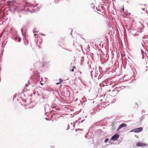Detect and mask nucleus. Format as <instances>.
<instances>
[{"instance_id": "obj_1", "label": "nucleus", "mask_w": 148, "mask_h": 148, "mask_svg": "<svg viewBox=\"0 0 148 148\" xmlns=\"http://www.w3.org/2000/svg\"><path fill=\"white\" fill-rule=\"evenodd\" d=\"M10 32L12 34V38L16 41L20 42L21 40V38L19 37L17 34V32L15 29L12 27L10 29Z\"/></svg>"}, {"instance_id": "obj_2", "label": "nucleus", "mask_w": 148, "mask_h": 148, "mask_svg": "<svg viewBox=\"0 0 148 148\" xmlns=\"http://www.w3.org/2000/svg\"><path fill=\"white\" fill-rule=\"evenodd\" d=\"M34 35L35 36H36V35H37V38L36 39L35 41L38 47H39V46L42 43V38L39 36H38V35L36 34H34Z\"/></svg>"}, {"instance_id": "obj_3", "label": "nucleus", "mask_w": 148, "mask_h": 148, "mask_svg": "<svg viewBox=\"0 0 148 148\" xmlns=\"http://www.w3.org/2000/svg\"><path fill=\"white\" fill-rule=\"evenodd\" d=\"M143 128L140 127L133 129L130 130V132H134L136 133H138L141 132L143 130Z\"/></svg>"}, {"instance_id": "obj_4", "label": "nucleus", "mask_w": 148, "mask_h": 148, "mask_svg": "<svg viewBox=\"0 0 148 148\" xmlns=\"http://www.w3.org/2000/svg\"><path fill=\"white\" fill-rule=\"evenodd\" d=\"M42 97V99H43V101H45L47 100V99L49 97V95L47 93H43L42 94L41 97Z\"/></svg>"}, {"instance_id": "obj_5", "label": "nucleus", "mask_w": 148, "mask_h": 148, "mask_svg": "<svg viewBox=\"0 0 148 148\" xmlns=\"http://www.w3.org/2000/svg\"><path fill=\"white\" fill-rule=\"evenodd\" d=\"M45 111L47 112H50V107L47 104H45L44 106Z\"/></svg>"}, {"instance_id": "obj_6", "label": "nucleus", "mask_w": 148, "mask_h": 148, "mask_svg": "<svg viewBox=\"0 0 148 148\" xmlns=\"http://www.w3.org/2000/svg\"><path fill=\"white\" fill-rule=\"evenodd\" d=\"M119 137V135L117 134H116L111 137V139L115 141Z\"/></svg>"}, {"instance_id": "obj_7", "label": "nucleus", "mask_w": 148, "mask_h": 148, "mask_svg": "<svg viewBox=\"0 0 148 148\" xmlns=\"http://www.w3.org/2000/svg\"><path fill=\"white\" fill-rule=\"evenodd\" d=\"M136 145L138 147H143L147 145L146 144L140 142H139L137 143H136Z\"/></svg>"}, {"instance_id": "obj_8", "label": "nucleus", "mask_w": 148, "mask_h": 148, "mask_svg": "<svg viewBox=\"0 0 148 148\" xmlns=\"http://www.w3.org/2000/svg\"><path fill=\"white\" fill-rule=\"evenodd\" d=\"M127 125L125 123H123L120 125L118 127L117 130H120L121 128L123 127H126Z\"/></svg>"}, {"instance_id": "obj_9", "label": "nucleus", "mask_w": 148, "mask_h": 148, "mask_svg": "<svg viewBox=\"0 0 148 148\" xmlns=\"http://www.w3.org/2000/svg\"><path fill=\"white\" fill-rule=\"evenodd\" d=\"M35 95L37 97L40 98V100L41 99V95L37 91L35 93Z\"/></svg>"}, {"instance_id": "obj_10", "label": "nucleus", "mask_w": 148, "mask_h": 148, "mask_svg": "<svg viewBox=\"0 0 148 148\" xmlns=\"http://www.w3.org/2000/svg\"><path fill=\"white\" fill-rule=\"evenodd\" d=\"M94 11L96 12H97L99 13L100 12H101V11L99 10V9L97 8H96L95 9Z\"/></svg>"}, {"instance_id": "obj_11", "label": "nucleus", "mask_w": 148, "mask_h": 148, "mask_svg": "<svg viewBox=\"0 0 148 148\" xmlns=\"http://www.w3.org/2000/svg\"><path fill=\"white\" fill-rule=\"evenodd\" d=\"M24 44L27 45L28 43V41L26 39L24 40Z\"/></svg>"}, {"instance_id": "obj_12", "label": "nucleus", "mask_w": 148, "mask_h": 148, "mask_svg": "<svg viewBox=\"0 0 148 148\" xmlns=\"http://www.w3.org/2000/svg\"><path fill=\"white\" fill-rule=\"evenodd\" d=\"M59 80H60V82H59L57 83H56L57 84H60L61 82H63V80L62 79H60H60Z\"/></svg>"}, {"instance_id": "obj_13", "label": "nucleus", "mask_w": 148, "mask_h": 148, "mask_svg": "<svg viewBox=\"0 0 148 148\" xmlns=\"http://www.w3.org/2000/svg\"><path fill=\"white\" fill-rule=\"evenodd\" d=\"M6 29H5L2 32V34H3L5 35V34H6Z\"/></svg>"}, {"instance_id": "obj_14", "label": "nucleus", "mask_w": 148, "mask_h": 148, "mask_svg": "<svg viewBox=\"0 0 148 148\" xmlns=\"http://www.w3.org/2000/svg\"><path fill=\"white\" fill-rule=\"evenodd\" d=\"M72 126V127L71 128V130L73 129L74 128V125L73 124V123H71L70 124Z\"/></svg>"}, {"instance_id": "obj_15", "label": "nucleus", "mask_w": 148, "mask_h": 148, "mask_svg": "<svg viewBox=\"0 0 148 148\" xmlns=\"http://www.w3.org/2000/svg\"><path fill=\"white\" fill-rule=\"evenodd\" d=\"M109 140V139L108 138H107L105 140V141H104V142L105 143H106Z\"/></svg>"}, {"instance_id": "obj_16", "label": "nucleus", "mask_w": 148, "mask_h": 148, "mask_svg": "<svg viewBox=\"0 0 148 148\" xmlns=\"http://www.w3.org/2000/svg\"><path fill=\"white\" fill-rule=\"evenodd\" d=\"M60 0H55V3H58V2H59Z\"/></svg>"}, {"instance_id": "obj_17", "label": "nucleus", "mask_w": 148, "mask_h": 148, "mask_svg": "<svg viewBox=\"0 0 148 148\" xmlns=\"http://www.w3.org/2000/svg\"><path fill=\"white\" fill-rule=\"evenodd\" d=\"M83 130V129H76L75 130H76V131H77L78 130H80L82 131Z\"/></svg>"}, {"instance_id": "obj_18", "label": "nucleus", "mask_w": 148, "mask_h": 148, "mask_svg": "<svg viewBox=\"0 0 148 148\" xmlns=\"http://www.w3.org/2000/svg\"><path fill=\"white\" fill-rule=\"evenodd\" d=\"M85 137L86 138H87L88 139H89V138H90V137H88V136H87V135H86L85 136Z\"/></svg>"}, {"instance_id": "obj_19", "label": "nucleus", "mask_w": 148, "mask_h": 148, "mask_svg": "<svg viewBox=\"0 0 148 148\" xmlns=\"http://www.w3.org/2000/svg\"><path fill=\"white\" fill-rule=\"evenodd\" d=\"M28 86V84H26L25 85V86H26V87H27Z\"/></svg>"}, {"instance_id": "obj_20", "label": "nucleus", "mask_w": 148, "mask_h": 148, "mask_svg": "<svg viewBox=\"0 0 148 148\" xmlns=\"http://www.w3.org/2000/svg\"><path fill=\"white\" fill-rule=\"evenodd\" d=\"M95 6L94 5V6H93V9H94V10H95Z\"/></svg>"}, {"instance_id": "obj_21", "label": "nucleus", "mask_w": 148, "mask_h": 148, "mask_svg": "<svg viewBox=\"0 0 148 148\" xmlns=\"http://www.w3.org/2000/svg\"><path fill=\"white\" fill-rule=\"evenodd\" d=\"M3 35V34H2V33L0 34V38H1L2 36Z\"/></svg>"}, {"instance_id": "obj_22", "label": "nucleus", "mask_w": 148, "mask_h": 148, "mask_svg": "<svg viewBox=\"0 0 148 148\" xmlns=\"http://www.w3.org/2000/svg\"><path fill=\"white\" fill-rule=\"evenodd\" d=\"M70 126H69V125H68V128L67 129H70Z\"/></svg>"}, {"instance_id": "obj_23", "label": "nucleus", "mask_w": 148, "mask_h": 148, "mask_svg": "<svg viewBox=\"0 0 148 148\" xmlns=\"http://www.w3.org/2000/svg\"><path fill=\"white\" fill-rule=\"evenodd\" d=\"M74 69H73L72 70H71V71L72 72H73L74 71Z\"/></svg>"}, {"instance_id": "obj_24", "label": "nucleus", "mask_w": 148, "mask_h": 148, "mask_svg": "<svg viewBox=\"0 0 148 148\" xmlns=\"http://www.w3.org/2000/svg\"><path fill=\"white\" fill-rule=\"evenodd\" d=\"M21 31L22 33H23V29H21Z\"/></svg>"}, {"instance_id": "obj_25", "label": "nucleus", "mask_w": 148, "mask_h": 148, "mask_svg": "<svg viewBox=\"0 0 148 148\" xmlns=\"http://www.w3.org/2000/svg\"><path fill=\"white\" fill-rule=\"evenodd\" d=\"M56 109V110H58V109H59V108H56V109Z\"/></svg>"}, {"instance_id": "obj_26", "label": "nucleus", "mask_w": 148, "mask_h": 148, "mask_svg": "<svg viewBox=\"0 0 148 148\" xmlns=\"http://www.w3.org/2000/svg\"><path fill=\"white\" fill-rule=\"evenodd\" d=\"M40 83L41 84V85H43V84H42V83H41V82H40Z\"/></svg>"}, {"instance_id": "obj_27", "label": "nucleus", "mask_w": 148, "mask_h": 148, "mask_svg": "<svg viewBox=\"0 0 148 148\" xmlns=\"http://www.w3.org/2000/svg\"><path fill=\"white\" fill-rule=\"evenodd\" d=\"M84 121V120H83V121H81V123H82V122H83V121Z\"/></svg>"}, {"instance_id": "obj_28", "label": "nucleus", "mask_w": 148, "mask_h": 148, "mask_svg": "<svg viewBox=\"0 0 148 148\" xmlns=\"http://www.w3.org/2000/svg\"><path fill=\"white\" fill-rule=\"evenodd\" d=\"M122 10H124V7L122 9Z\"/></svg>"}, {"instance_id": "obj_29", "label": "nucleus", "mask_w": 148, "mask_h": 148, "mask_svg": "<svg viewBox=\"0 0 148 148\" xmlns=\"http://www.w3.org/2000/svg\"><path fill=\"white\" fill-rule=\"evenodd\" d=\"M72 31H71V33H70V34H71V35H72Z\"/></svg>"}, {"instance_id": "obj_30", "label": "nucleus", "mask_w": 148, "mask_h": 148, "mask_svg": "<svg viewBox=\"0 0 148 148\" xmlns=\"http://www.w3.org/2000/svg\"><path fill=\"white\" fill-rule=\"evenodd\" d=\"M73 68L75 69V66H74Z\"/></svg>"}, {"instance_id": "obj_31", "label": "nucleus", "mask_w": 148, "mask_h": 148, "mask_svg": "<svg viewBox=\"0 0 148 148\" xmlns=\"http://www.w3.org/2000/svg\"><path fill=\"white\" fill-rule=\"evenodd\" d=\"M142 9L143 10H145V9L144 8H142Z\"/></svg>"}, {"instance_id": "obj_32", "label": "nucleus", "mask_w": 148, "mask_h": 148, "mask_svg": "<svg viewBox=\"0 0 148 148\" xmlns=\"http://www.w3.org/2000/svg\"><path fill=\"white\" fill-rule=\"evenodd\" d=\"M51 107L52 108L53 107V106H51ZM53 108H55V107H54L53 106Z\"/></svg>"}, {"instance_id": "obj_33", "label": "nucleus", "mask_w": 148, "mask_h": 148, "mask_svg": "<svg viewBox=\"0 0 148 148\" xmlns=\"http://www.w3.org/2000/svg\"><path fill=\"white\" fill-rule=\"evenodd\" d=\"M77 100H77V99H76L75 101H77Z\"/></svg>"}, {"instance_id": "obj_34", "label": "nucleus", "mask_w": 148, "mask_h": 148, "mask_svg": "<svg viewBox=\"0 0 148 148\" xmlns=\"http://www.w3.org/2000/svg\"><path fill=\"white\" fill-rule=\"evenodd\" d=\"M15 95H14V98L15 97Z\"/></svg>"}, {"instance_id": "obj_35", "label": "nucleus", "mask_w": 148, "mask_h": 148, "mask_svg": "<svg viewBox=\"0 0 148 148\" xmlns=\"http://www.w3.org/2000/svg\"><path fill=\"white\" fill-rule=\"evenodd\" d=\"M46 119L47 120H47V118H46Z\"/></svg>"}, {"instance_id": "obj_36", "label": "nucleus", "mask_w": 148, "mask_h": 148, "mask_svg": "<svg viewBox=\"0 0 148 148\" xmlns=\"http://www.w3.org/2000/svg\"><path fill=\"white\" fill-rule=\"evenodd\" d=\"M42 35H43V36H45V35L43 34H42Z\"/></svg>"}, {"instance_id": "obj_37", "label": "nucleus", "mask_w": 148, "mask_h": 148, "mask_svg": "<svg viewBox=\"0 0 148 148\" xmlns=\"http://www.w3.org/2000/svg\"><path fill=\"white\" fill-rule=\"evenodd\" d=\"M20 17H21V16L20 15L19 16Z\"/></svg>"}, {"instance_id": "obj_38", "label": "nucleus", "mask_w": 148, "mask_h": 148, "mask_svg": "<svg viewBox=\"0 0 148 148\" xmlns=\"http://www.w3.org/2000/svg\"><path fill=\"white\" fill-rule=\"evenodd\" d=\"M85 117H86H86H87V116H85Z\"/></svg>"}, {"instance_id": "obj_39", "label": "nucleus", "mask_w": 148, "mask_h": 148, "mask_svg": "<svg viewBox=\"0 0 148 148\" xmlns=\"http://www.w3.org/2000/svg\"><path fill=\"white\" fill-rule=\"evenodd\" d=\"M25 102H26V101H25Z\"/></svg>"}]
</instances>
